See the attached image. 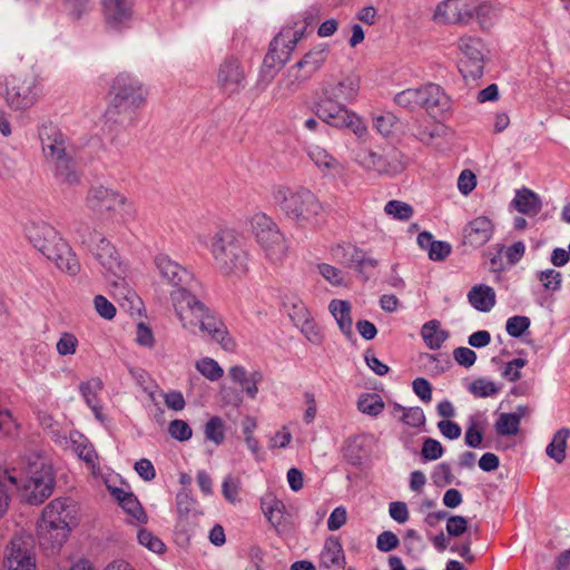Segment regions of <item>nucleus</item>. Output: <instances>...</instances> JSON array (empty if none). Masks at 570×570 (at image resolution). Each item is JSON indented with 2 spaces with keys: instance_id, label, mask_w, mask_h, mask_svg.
I'll return each instance as SVG.
<instances>
[{
  "instance_id": "44",
  "label": "nucleus",
  "mask_w": 570,
  "mask_h": 570,
  "mask_svg": "<svg viewBox=\"0 0 570 570\" xmlns=\"http://www.w3.org/2000/svg\"><path fill=\"white\" fill-rule=\"evenodd\" d=\"M384 212L395 219L409 220L413 216V208L406 203L400 200H390L384 207Z\"/></svg>"
},
{
  "instance_id": "38",
  "label": "nucleus",
  "mask_w": 570,
  "mask_h": 570,
  "mask_svg": "<svg viewBox=\"0 0 570 570\" xmlns=\"http://www.w3.org/2000/svg\"><path fill=\"white\" fill-rule=\"evenodd\" d=\"M18 485L17 478L8 470H0V518L7 512L10 495Z\"/></svg>"
},
{
  "instance_id": "16",
  "label": "nucleus",
  "mask_w": 570,
  "mask_h": 570,
  "mask_svg": "<svg viewBox=\"0 0 570 570\" xmlns=\"http://www.w3.org/2000/svg\"><path fill=\"white\" fill-rule=\"evenodd\" d=\"M217 86L227 97L238 95L246 87V75L238 59L227 58L219 65Z\"/></svg>"
},
{
  "instance_id": "27",
  "label": "nucleus",
  "mask_w": 570,
  "mask_h": 570,
  "mask_svg": "<svg viewBox=\"0 0 570 570\" xmlns=\"http://www.w3.org/2000/svg\"><path fill=\"white\" fill-rule=\"evenodd\" d=\"M328 309L336 320V323L344 336L348 340L353 338L354 333L353 320L351 316V304L343 299H332L328 305Z\"/></svg>"
},
{
  "instance_id": "17",
  "label": "nucleus",
  "mask_w": 570,
  "mask_h": 570,
  "mask_svg": "<svg viewBox=\"0 0 570 570\" xmlns=\"http://www.w3.org/2000/svg\"><path fill=\"white\" fill-rule=\"evenodd\" d=\"M475 10L476 0H445L438 4L433 19L438 23H466Z\"/></svg>"
},
{
  "instance_id": "58",
  "label": "nucleus",
  "mask_w": 570,
  "mask_h": 570,
  "mask_svg": "<svg viewBox=\"0 0 570 570\" xmlns=\"http://www.w3.org/2000/svg\"><path fill=\"white\" fill-rule=\"evenodd\" d=\"M468 530V521L462 515H451L448 518L446 532L451 537H459Z\"/></svg>"
},
{
  "instance_id": "2",
  "label": "nucleus",
  "mask_w": 570,
  "mask_h": 570,
  "mask_svg": "<svg viewBox=\"0 0 570 570\" xmlns=\"http://www.w3.org/2000/svg\"><path fill=\"white\" fill-rule=\"evenodd\" d=\"M108 95L104 122L109 134L117 135L135 126L137 110L145 104L147 90L138 78L120 72L114 78Z\"/></svg>"
},
{
  "instance_id": "46",
  "label": "nucleus",
  "mask_w": 570,
  "mask_h": 570,
  "mask_svg": "<svg viewBox=\"0 0 570 570\" xmlns=\"http://www.w3.org/2000/svg\"><path fill=\"white\" fill-rule=\"evenodd\" d=\"M538 278L546 291L557 292L561 288L562 275L556 269L541 271L538 273Z\"/></svg>"
},
{
  "instance_id": "57",
  "label": "nucleus",
  "mask_w": 570,
  "mask_h": 570,
  "mask_svg": "<svg viewBox=\"0 0 570 570\" xmlns=\"http://www.w3.org/2000/svg\"><path fill=\"white\" fill-rule=\"evenodd\" d=\"M453 358L459 365L471 367L476 361V354L473 350L461 346L453 351Z\"/></svg>"
},
{
  "instance_id": "3",
  "label": "nucleus",
  "mask_w": 570,
  "mask_h": 570,
  "mask_svg": "<svg viewBox=\"0 0 570 570\" xmlns=\"http://www.w3.org/2000/svg\"><path fill=\"white\" fill-rule=\"evenodd\" d=\"M78 239L94 257L99 262L106 272V277L115 288V293L124 295L126 298L135 296V293L128 288L126 282L127 266L121 262L115 246L101 234L90 230L85 226L76 230Z\"/></svg>"
},
{
  "instance_id": "21",
  "label": "nucleus",
  "mask_w": 570,
  "mask_h": 570,
  "mask_svg": "<svg viewBox=\"0 0 570 570\" xmlns=\"http://www.w3.org/2000/svg\"><path fill=\"white\" fill-rule=\"evenodd\" d=\"M355 161L364 169L379 174L392 175L401 170V165L396 163V153L383 156L371 149L361 148L355 155Z\"/></svg>"
},
{
  "instance_id": "28",
  "label": "nucleus",
  "mask_w": 570,
  "mask_h": 570,
  "mask_svg": "<svg viewBox=\"0 0 570 570\" xmlns=\"http://www.w3.org/2000/svg\"><path fill=\"white\" fill-rule=\"evenodd\" d=\"M512 204L519 213L530 217L538 215L542 208L539 195L525 187L515 191Z\"/></svg>"
},
{
  "instance_id": "13",
  "label": "nucleus",
  "mask_w": 570,
  "mask_h": 570,
  "mask_svg": "<svg viewBox=\"0 0 570 570\" xmlns=\"http://www.w3.org/2000/svg\"><path fill=\"white\" fill-rule=\"evenodd\" d=\"M304 29L305 27L297 28L296 24L294 27H284L272 40L268 52L264 59V65L269 68H274L276 65H285L289 60L296 45L302 39Z\"/></svg>"
},
{
  "instance_id": "31",
  "label": "nucleus",
  "mask_w": 570,
  "mask_h": 570,
  "mask_svg": "<svg viewBox=\"0 0 570 570\" xmlns=\"http://www.w3.org/2000/svg\"><path fill=\"white\" fill-rule=\"evenodd\" d=\"M262 510L273 528L281 532L285 523V504L283 501L273 494H267L262 499Z\"/></svg>"
},
{
  "instance_id": "34",
  "label": "nucleus",
  "mask_w": 570,
  "mask_h": 570,
  "mask_svg": "<svg viewBox=\"0 0 570 570\" xmlns=\"http://www.w3.org/2000/svg\"><path fill=\"white\" fill-rule=\"evenodd\" d=\"M114 497L117 499L121 508L130 515L134 520L139 523H144L147 520V515L137 500V498L122 489L115 488L112 490Z\"/></svg>"
},
{
  "instance_id": "60",
  "label": "nucleus",
  "mask_w": 570,
  "mask_h": 570,
  "mask_svg": "<svg viewBox=\"0 0 570 570\" xmlns=\"http://www.w3.org/2000/svg\"><path fill=\"white\" fill-rule=\"evenodd\" d=\"M78 340L73 334L65 333L57 343V351L60 355H71L76 352Z\"/></svg>"
},
{
  "instance_id": "9",
  "label": "nucleus",
  "mask_w": 570,
  "mask_h": 570,
  "mask_svg": "<svg viewBox=\"0 0 570 570\" xmlns=\"http://www.w3.org/2000/svg\"><path fill=\"white\" fill-rule=\"evenodd\" d=\"M256 242L273 264H279L287 254V242L278 225L266 214L257 213L250 219Z\"/></svg>"
},
{
  "instance_id": "64",
  "label": "nucleus",
  "mask_w": 570,
  "mask_h": 570,
  "mask_svg": "<svg viewBox=\"0 0 570 570\" xmlns=\"http://www.w3.org/2000/svg\"><path fill=\"white\" fill-rule=\"evenodd\" d=\"M177 511L180 517H187L195 509V501L187 492H179L176 497Z\"/></svg>"
},
{
  "instance_id": "4",
  "label": "nucleus",
  "mask_w": 570,
  "mask_h": 570,
  "mask_svg": "<svg viewBox=\"0 0 570 570\" xmlns=\"http://www.w3.org/2000/svg\"><path fill=\"white\" fill-rule=\"evenodd\" d=\"M274 199L282 214L298 228H315L323 213L318 197L307 188L278 186Z\"/></svg>"
},
{
  "instance_id": "33",
  "label": "nucleus",
  "mask_w": 570,
  "mask_h": 570,
  "mask_svg": "<svg viewBox=\"0 0 570 570\" xmlns=\"http://www.w3.org/2000/svg\"><path fill=\"white\" fill-rule=\"evenodd\" d=\"M469 303L480 312H490L495 305V292L488 285H475L468 294Z\"/></svg>"
},
{
  "instance_id": "43",
  "label": "nucleus",
  "mask_w": 570,
  "mask_h": 570,
  "mask_svg": "<svg viewBox=\"0 0 570 570\" xmlns=\"http://www.w3.org/2000/svg\"><path fill=\"white\" fill-rule=\"evenodd\" d=\"M499 13V8L491 2H479L476 0V10L474 11V17L479 20L480 26L485 29L491 26V21L493 18H497Z\"/></svg>"
},
{
  "instance_id": "19",
  "label": "nucleus",
  "mask_w": 570,
  "mask_h": 570,
  "mask_svg": "<svg viewBox=\"0 0 570 570\" xmlns=\"http://www.w3.org/2000/svg\"><path fill=\"white\" fill-rule=\"evenodd\" d=\"M106 24L112 30L127 28L132 19V0H101Z\"/></svg>"
},
{
  "instance_id": "51",
  "label": "nucleus",
  "mask_w": 570,
  "mask_h": 570,
  "mask_svg": "<svg viewBox=\"0 0 570 570\" xmlns=\"http://www.w3.org/2000/svg\"><path fill=\"white\" fill-rule=\"evenodd\" d=\"M444 449L442 444L432 438H426L423 441L421 454L423 459L434 461L443 455Z\"/></svg>"
},
{
  "instance_id": "40",
  "label": "nucleus",
  "mask_w": 570,
  "mask_h": 570,
  "mask_svg": "<svg viewBox=\"0 0 570 570\" xmlns=\"http://www.w3.org/2000/svg\"><path fill=\"white\" fill-rule=\"evenodd\" d=\"M357 409L364 414L377 416L384 409V403L379 394H364L357 401Z\"/></svg>"
},
{
  "instance_id": "49",
  "label": "nucleus",
  "mask_w": 570,
  "mask_h": 570,
  "mask_svg": "<svg viewBox=\"0 0 570 570\" xmlns=\"http://www.w3.org/2000/svg\"><path fill=\"white\" fill-rule=\"evenodd\" d=\"M137 538L141 546L155 553H161L165 549L163 541L146 529L139 530Z\"/></svg>"
},
{
  "instance_id": "47",
  "label": "nucleus",
  "mask_w": 570,
  "mask_h": 570,
  "mask_svg": "<svg viewBox=\"0 0 570 570\" xmlns=\"http://www.w3.org/2000/svg\"><path fill=\"white\" fill-rule=\"evenodd\" d=\"M397 409L403 411L402 421L404 424L412 428H422L425 425V414L421 407L414 406L405 409L397 406Z\"/></svg>"
},
{
  "instance_id": "20",
  "label": "nucleus",
  "mask_w": 570,
  "mask_h": 570,
  "mask_svg": "<svg viewBox=\"0 0 570 570\" xmlns=\"http://www.w3.org/2000/svg\"><path fill=\"white\" fill-rule=\"evenodd\" d=\"M41 520L52 521L71 530L77 524V508L70 499H55L42 510Z\"/></svg>"
},
{
  "instance_id": "37",
  "label": "nucleus",
  "mask_w": 570,
  "mask_h": 570,
  "mask_svg": "<svg viewBox=\"0 0 570 570\" xmlns=\"http://www.w3.org/2000/svg\"><path fill=\"white\" fill-rule=\"evenodd\" d=\"M80 393L87 405L92 410L96 417L101 420V405L97 397L98 392L102 390V382L99 379H91L82 382L79 386Z\"/></svg>"
},
{
  "instance_id": "39",
  "label": "nucleus",
  "mask_w": 570,
  "mask_h": 570,
  "mask_svg": "<svg viewBox=\"0 0 570 570\" xmlns=\"http://www.w3.org/2000/svg\"><path fill=\"white\" fill-rule=\"evenodd\" d=\"M498 435L510 436L519 433L520 422L518 416L512 413H501L494 424Z\"/></svg>"
},
{
  "instance_id": "22",
  "label": "nucleus",
  "mask_w": 570,
  "mask_h": 570,
  "mask_svg": "<svg viewBox=\"0 0 570 570\" xmlns=\"http://www.w3.org/2000/svg\"><path fill=\"white\" fill-rule=\"evenodd\" d=\"M69 529L52 523V521L39 520L37 523V539L40 547L47 552L59 551L70 534Z\"/></svg>"
},
{
  "instance_id": "63",
  "label": "nucleus",
  "mask_w": 570,
  "mask_h": 570,
  "mask_svg": "<svg viewBox=\"0 0 570 570\" xmlns=\"http://www.w3.org/2000/svg\"><path fill=\"white\" fill-rule=\"evenodd\" d=\"M476 185V177L475 175L469 170H463L458 179V188L463 195L470 194Z\"/></svg>"
},
{
  "instance_id": "25",
  "label": "nucleus",
  "mask_w": 570,
  "mask_h": 570,
  "mask_svg": "<svg viewBox=\"0 0 570 570\" xmlns=\"http://www.w3.org/2000/svg\"><path fill=\"white\" fill-rule=\"evenodd\" d=\"M307 80V76L294 65L278 80L274 89V97L277 99H286L298 91L302 85Z\"/></svg>"
},
{
  "instance_id": "26",
  "label": "nucleus",
  "mask_w": 570,
  "mask_h": 570,
  "mask_svg": "<svg viewBox=\"0 0 570 570\" xmlns=\"http://www.w3.org/2000/svg\"><path fill=\"white\" fill-rule=\"evenodd\" d=\"M229 377L243 386V390L250 399H255L258 393L257 384L263 381V373L258 370L247 373L245 367L234 365L228 370Z\"/></svg>"
},
{
  "instance_id": "23",
  "label": "nucleus",
  "mask_w": 570,
  "mask_h": 570,
  "mask_svg": "<svg viewBox=\"0 0 570 570\" xmlns=\"http://www.w3.org/2000/svg\"><path fill=\"white\" fill-rule=\"evenodd\" d=\"M493 229L494 226L488 217L479 216L463 228V242L472 247H481L490 240Z\"/></svg>"
},
{
  "instance_id": "32",
  "label": "nucleus",
  "mask_w": 570,
  "mask_h": 570,
  "mask_svg": "<svg viewBox=\"0 0 570 570\" xmlns=\"http://www.w3.org/2000/svg\"><path fill=\"white\" fill-rule=\"evenodd\" d=\"M328 51V47L324 45L314 47L295 66L309 79L326 61Z\"/></svg>"
},
{
  "instance_id": "14",
  "label": "nucleus",
  "mask_w": 570,
  "mask_h": 570,
  "mask_svg": "<svg viewBox=\"0 0 570 570\" xmlns=\"http://www.w3.org/2000/svg\"><path fill=\"white\" fill-rule=\"evenodd\" d=\"M55 487V476L49 465H41L39 471H35L19 488L20 497L29 504H40L52 494Z\"/></svg>"
},
{
  "instance_id": "1",
  "label": "nucleus",
  "mask_w": 570,
  "mask_h": 570,
  "mask_svg": "<svg viewBox=\"0 0 570 570\" xmlns=\"http://www.w3.org/2000/svg\"><path fill=\"white\" fill-rule=\"evenodd\" d=\"M155 266L160 277L176 287L170 293V299L183 327L193 333L198 328L212 340L218 342L224 350H233L235 344L227 336L224 323L191 294L193 273L164 254L155 257Z\"/></svg>"
},
{
  "instance_id": "59",
  "label": "nucleus",
  "mask_w": 570,
  "mask_h": 570,
  "mask_svg": "<svg viewBox=\"0 0 570 570\" xmlns=\"http://www.w3.org/2000/svg\"><path fill=\"white\" fill-rule=\"evenodd\" d=\"M412 387L421 401L429 403L432 400V385L428 380L417 377L412 382Z\"/></svg>"
},
{
  "instance_id": "36",
  "label": "nucleus",
  "mask_w": 570,
  "mask_h": 570,
  "mask_svg": "<svg viewBox=\"0 0 570 570\" xmlns=\"http://www.w3.org/2000/svg\"><path fill=\"white\" fill-rule=\"evenodd\" d=\"M570 438V429L561 428L552 436L546 448V454L556 463H562L566 459L567 442Z\"/></svg>"
},
{
  "instance_id": "53",
  "label": "nucleus",
  "mask_w": 570,
  "mask_h": 570,
  "mask_svg": "<svg viewBox=\"0 0 570 570\" xmlns=\"http://www.w3.org/2000/svg\"><path fill=\"white\" fill-rule=\"evenodd\" d=\"M240 489V480L233 475H227L222 484V492L224 498L234 503L238 500V493Z\"/></svg>"
},
{
  "instance_id": "54",
  "label": "nucleus",
  "mask_w": 570,
  "mask_h": 570,
  "mask_svg": "<svg viewBox=\"0 0 570 570\" xmlns=\"http://www.w3.org/2000/svg\"><path fill=\"white\" fill-rule=\"evenodd\" d=\"M297 326L301 327V332L312 344L320 345L323 343L324 337L312 318H304V322Z\"/></svg>"
},
{
  "instance_id": "7",
  "label": "nucleus",
  "mask_w": 570,
  "mask_h": 570,
  "mask_svg": "<svg viewBox=\"0 0 570 570\" xmlns=\"http://www.w3.org/2000/svg\"><path fill=\"white\" fill-rule=\"evenodd\" d=\"M210 252L216 267L226 276L242 277L248 272V254L244 238L232 229L216 233Z\"/></svg>"
},
{
  "instance_id": "42",
  "label": "nucleus",
  "mask_w": 570,
  "mask_h": 570,
  "mask_svg": "<svg viewBox=\"0 0 570 570\" xmlns=\"http://www.w3.org/2000/svg\"><path fill=\"white\" fill-rule=\"evenodd\" d=\"M205 438L219 445L225 439L224 422L219 416L210 417L204 428Z\"/></svg>"
},
{
  "instance_id": "41",
  "label": "nucleus",
  "mask_w": 570,
  "mask_h": 570,
  "mask_svg": "<svg viewBox=\"0 0 570 570\" xmlns=\"http://www.w3.org/2000/svg\"><path fill=\"white\" fill-rule=\"evenodd\" d=\"M422 87L409 88L395 95L394 101L397 106L413 110L421 107Z\"/></svg>"
},
{
  "instance_id": "24",
  "label": "nucleus",
  "mask_w": 570,
  "mask_h": 570,
  "mask_svg": "<svg viewBox=\"0 0 570 570\" xmlns=\"http://www.w3.org/2000/svg\"><path fill=\"white\" fill-rule=\"evenodd\" d=\"M421 107L436 116L450 108V99L439 85L429 83L422 87Z\"/></svg>"
},
{
  "instance_id": "18",
  "label": "nucleus",
  "mask_w": 570,
  "mask_h": 570,
  "mask_svg": "<svg viewBox=\"0 0 570 570\" xmlns=\"http://www.w3.org/2000/svg\"><path fill=\"white\" fill-rule=\"evenodd\" d=\"M361 79L356 75H346L337 81L325 80L321 85V92L348 105L358 96Z\"/></svg>"
},
{
  "instance_id": "5",
  "label": "nucleus",
  "mask_w": 570,
  "mask_h": 570,
  "mask_svg": "<svg viewBox=\"0 0 570 570\" xmlns=\"http://www.w3.org/2000/svg\"><path fill=\"white\" fill-rule=\"evenodd\" d=\"M45 159L53 169L56 179L69 186L80 183L73 149L59 128L45 125L39 130Z\"/></svg>"
},
{
  "instance_id": "30",
  "label": "nucleus",
  "mask_w": 570,
  "mask_h": 570,
  "mask_svg": "<svg viewBox=\"0 0 570 570\" xmlns=\"http://www.w3.org/2000/svg\"><path fill=\"white\" fill-rule=\"evenodd\" d=\"M307 155L315 166L326 175L343 170L342 164L321 146H309L307 148Z\"/></svg>"
},
{
  "instance_id": "50",
  "label": "nucleus",
  "mask_w": 570,
  "mask_h": 570,
  "mask_svg": "<svg viewBox=\"0 0 570 570\" xmlns=\"http://www.w3.org/2000/svg\"><path fill=\"white\" fill-rule=\"evenodd\" d=\"M499 389L492 381L478 379L470 385V392L479 397H489L498 393Z\"/></svg>"
},
{
  "instance_id": "29",
  "label": "nucleus",
  "mask_w": 570,
  "mask_h": 570,
  "mask_svg": "<svg viewBox=\"0 0 570 570\" xmlns=\"http://www.w3.org/2000/svg\"><path fill=\"white\" fill-rule=\"evenodd\" d=\"M344 564L345 554L338 538L333 535L327 538L320 556V567L330 569L334 566L343 567Z\"/></svg>"
},
{
  "instance_id": "45",
  "label": "nucleus",
  "mask_w": 570,
  "mask_h": 570,
  "mask_svg": "<svg viewBox=\"0 0 570 570\" xmlns=\"http://www.w3.org/2000/svg\"><path fill=\"white\" fill-rule=\"evenodd\" d=\"M196 368L210 381H217L224 374V371L219 364L210 357H204L199 360L196 363Z\"/></svg>"
},
{
  "instance_id": "10",
  "label": "nucleus",
  "mask_w": 570,
  "mask_h": 570,
  "mask_svg": "<svg viewBox=\"0 0 570 570\" xmlns=\"http://www.w3.org/2000/svg\"><path fill=\"white\" fill-rule=\"evenodd\" d=\"M315 112L327 125L338 129H351L358 138L367 134L364 121L347 109L346 104L323 95V92L320 94L315 102Z\"/></svg>"
},
{
  "instance_id": "11",
  "label": "nucleus",
  "mask_w": 570,
  "mask_h": 570,
  "mask_svg": "<svg viewBox=\"0 0 570 570\" xmlns=\"http://www.w3.org/2000/svg\"><path fill=\"white\" fill-rule=\"evenodd\" d=\"M3 94L7 105L14 110L32 107L39 97L38 77L31 70H20L4 79Z\"/></svg>"
},
{
  "instance_id": "61",
  "label": "nucleus",
  "mask_w": 570,
  "mask_h": 570,
  "mask_svg": "<svg viewBox=\"0 0 570 570\" xmlns=\"http://www.w3.org/2000/svg\"><path fill=\"white\" fill-rule=\"evenodd\" d=\"M451 245L446 242L434 240L429 250V258L435 262L444 261L451 254Z\"/></svg>"
},
{
  "instance_id": "35",
  "label": "nucleus",
  "mask_w": 570,
  "mask_h": 570,
  "mask_svg": "<svg viewBox=\"0 0 570 570\" xmlns=\"http://www.w3.org/2000/svg\"><path fill=\"white\" fill-rule=\"evenodd\" d=\"M421 336L430 350H438L449 338V332L441 328L440 321L432 320L423 324Z\"/></svg>"
},
{
  "instance_id": "56",
  "label": "nucleus",
  "mask_w": 570,
  "mask_h": 570,
  "mask_svg": "<svg viewBox=\"0 0 570 570\" xmlns=\"http://www.w3.org/2000/svg\"><path fill=\"white\" fill-rule=\"evenodd\" d=\"M95 309L105 320H112L116 316V307L105 296L97 295L94 298Z\"/></svg>"
},
{
  "instance_id": "15",
  "label": "nucleus",
  "mask_w": 570,
  "mask_h": 570,
  "mask_svg": "<svg viewBox=\"0 0 570 570\" xmlns=\"http://www.w3.org/2000/svg\"><path fill=\"white\" fill-rule=\"evenodd\" d=\"M7 570H36V556L30 537L14 535L4 558Z\"/></svg>"
},
{
  "instance_id": "12",
  "label": "nucleus",
  "mask_w": 570,
  "mask_h": 570,
  "mask_svg": "<svg viewBox=\"0 0 570 570\" xmlns=\"http://www.w3.org/2000/svg\"><path fill=\"white\" fill-rule=\"evenodd\" d=\"M463 53L459 70L464 79L476 80L483 76L485 46L480 38L463 36L459 40Z\"/></svg>"
},
{
  "instance_id": "62",
  "label": "nucleus",
  "mask_w": 570,
  "mask_h": 570,
  "mask_svg": "<svg viewBox=\"0 0 570 570\" xmlns=\"http://www.w3.org/2000/svg\"><path fill=\"white\" fill-rule=\"evenodd\" d=\"M389 513L391 518L397 523H405L410 517L407 505L402 501L391 502L389 507Z\"/></svg>"
},
{
  "instance_id": "55",
  "label": "nucleus",
  "mask_w": 570,
  "mask_h": 570,
  "mask_svg": "<svg viewBox=\"0 0 570 570\" xmlns=\"http://www.w3.org/2000/svg\"><path fill=\"white\" fill-rule=\"evenodd\" d=\"M400 546L399 537L390 531H383L377 535L376 548L382 552H390Z\"/></svg>"
},
{
  "instance_id": "6",
  "label": "nucleus",
  "mask_w": 570,
  "mask_h": 570,
  "mask_svg": "<svg viewBox=\"0 0 570 570\" xmlns=\"http://www.w3.org/2000/svg\"><path fill=\"white\" fill-rule=\"evenodd\" d=\"M27 236L32 245L42 253L56 266L69 275H77L80 272V263L59 233L49 224L31 223L27 227Z\"/></svg>"
},
{
  "instance_id": "52",
  "label": "nucleus",
  "mask_w": 570,
  "mask_h": 570,
  "mask_svg": "<svg viewBox=\"0 0 570 570\" xmlns=\"http://www.w3.org/2000/svg\"><path fill=\"white\" fill-rule=\"evenodd\" d=\"M168 432L171 438L178 441H187L191 438L193 431L186 421L183 420H173L169 423Z\"/></svg>"
},
{
  "instance_id": "48",
  "label": "nucleus",
  "mask_w": 570,
  "mask_h": 570,
  "mask_svg": "<svg viewBox=\"0 0 570 570\" xmlns=\"http://www.w3.org/2000/svg\"><path fill=\"white\" fill-rule=\"evenodd\" d=\"M530 327V318L528 316H512L508 318L505 330L512 337H520Z\"/></svg>"
},
{
  "instance_id": "8",
  "label": "nucleus",
  "mask_w": 570,
  "mask_h": 570,
  "mask_svg": "<svg viewBox=\"0 0 570 570\" xmlns=\"http://www.w3.org/2000/svg\"><path fill=\"white\" fill-rule=\"evenodd\" d=\"M86 206L101 220L118 217L125 222L135 213L134 205L127 197L101 185L92 186L88 190Z\"/></svg>"
}]
</instances>
